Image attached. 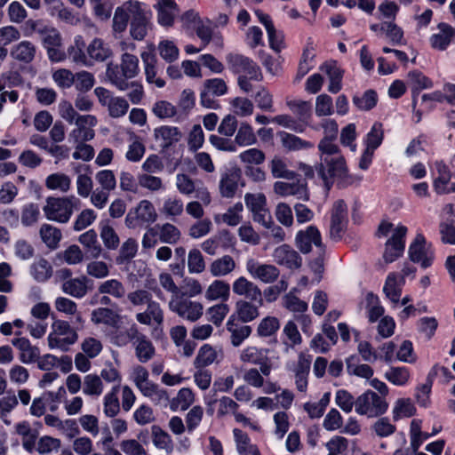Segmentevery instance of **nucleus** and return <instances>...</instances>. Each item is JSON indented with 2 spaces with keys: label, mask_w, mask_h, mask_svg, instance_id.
<instances>
[{
  "label": "nucleus",
  "mask_w": 455,
  "mask_h": 455,
  "mask_svg": "<svg viewBox=\"0 0 455 455\" xmlns=\"http://www.w3.org/2000/svg\"><path fill=\"white\" fill-rule=\"evenodd\" d=\"M334 140L323 138L318 144L321 163L315 166L318 177L329 190L334 180L342 186H349L360 179L349 174L346 160Z\"/></svg>",
  "instance_id": "f257e3e1"
},
{
  "label": "nucleus",
  "mask_w": 455,
  "mask_h": 455,
  "mask_svg": "<svg viewBox=\"0 0 455 455\" xmlns=\"http://www.w3.org/2000/svg\"><path fill=\"white\" fill-rule=\"evenodd\" d=\"M139 70V59L135 55L124 53L120 65H108L107 76L118 90L125 91L130 86L129 79L135 77Z\"/></svg>",
  "instance_id": "f03ea898"
},
{
  "label": "nucleus",
  "mask_w": 455,
  "mask_h": 455,
  "mask_svg": "<svg viewBox=\"0 0 455 455\" xmlns=\"http://www.w3.org/2000/svg\"><path fill=\"white\" fill-rule=\"evenodd\" d=\"M81 202L75 196L64 197L50 196L43 207L44 213L49 220L67 223L71 219L75 210L80 208Z\"/></svg>",
  "instance_id": "7ed1b4c3"
},
{
  "label": "nucleus",
  "mask_w": 455,
  "mask_h": 455,
  "mask_svg": "<svg viewBox=\"0 0 455 455\" xmlns=\"http://www.w3.org/2000/svg\"><path fill=\"white\" fill-rule=\"evenodd\" d=\"M77 339L76 331L68 322L57 320L52 324V331L49 333L47 340L51 349L67 352L76 342Z\"/></svg>",
  "instance_id": "20e7f679"
},
{
  "label": "nucleus",
  "mask_w": 455,
  "mask_h": 455,
  "mask_svg": "<svg viewBox=\"0 0 455 455\" xmlns=\"http://www.w3.org/2000/svg\"><path fill=\"white\" fill-rule=\"evenodd\" d=\"M388 403L374 391L366 390L357 396L355 412L367 418H377L387 412Z\"/></svg>",
  "instance_id": "39448f33"
},
{
  "label": "nucleus",
  "mask_w": 455,
  "mask_h": 455,
  "mask_svg": "<svg viewBox=\"0 0 455 455\" xmlns=\"http://www.w3.org/2000/svg\"><path fill=\"white\" fill-rule=\"evenodd\" d=\"M156 219L157 213L153 204L149 200L143 199L128 212L125 217V225L128 228L135 229L149 226Z\"/></svg>",
  "instance_id": "423d86ee"
},
{
  "label": "nucleus",
  "mask_w": 455,
  "mask_h": 455,
  "mask_svg": "<svg viewBox=\"0 0 455 455\" xmlns=\"http://www.w3.org/2000/svg\"><path fill=\"white\" fill-rule=\"evenodd\" d=\"M169 308L180 317L192 323L200 319L204 314L203 304L185 297L183 292L171 299Z\"/></svg>",
  "instance_id": "0eeeda50"
},
{
  "label": "nucleus",
  "mask_w": 455,
  "mask_h": 455,
  "mask_svg": "<svg viewBox=\"0 0 455 455\" xmlns=\"http://www.w3.org/2000/svg\"><path fill=\"white\" fill-rule=\"evenodd\" d=\"M409 257L423 268L431 267L435 260V250L422 233H418L409 246Z\"/></svg>",
  "instance_id": "6e6552de"
},
{
  "label": "nucleus",
  "mask_w": 455,
  "mask_h": 455,
  "mask_svg": "<svg viewBox=\"0 0 455 455\" xmlns=\"http://www.w3.org/2000/svg\"><path fill=\"white\" fill-rule=\"evenodd\" d=\"M42 37L43 46L46 49L49 59L52 62H60L65 60L66 52L62 48V38L60 32L52 27H42L38 29Z\"/></svg>",
  "instance_id": "1a4fd4ad"
},
{
  "label": "nucleus",
  "mask_w": 455,
  "mask_h": 455,
  "mask_svg": "<svg viewBox=\"0 0 455 455\" xmlns=\"http://www.w3.org/2000/svg\"><path fill=\"white\" fill-rule=\"evenodd\" d=\"M229 69L234 74L248 75L253 81H261L263 78L259 67L250 58L237 53H229L226 57Z\"/></svg>",
  "instance_id": "9d476101"
},
{
  "label": "nucleus",
  "mask_w": 455,
  "mask_h": 455,
  "mask_svg": "<svg viewBox=\"0 0 455 455\" xmlns=\"http://www.w3.org/2000/svg\"><path fill=\"white\" fill-rule=\"evenodd\" d=\"M430 168L435 191L439 195L455 193V182H451L450 167L443 160H436Z\"/></svg>",
  "instance_id": "9b49d317"
},
{
  "label": "nucleus",
  "mask_w": 455,
  "mask_h": 455,
  "mask_svg": "<svg viewBox=\"0 0 455 455\" xmlns=\"http://www.w3.org/2000/svg\"><path fill=\"white\" fill-rule=\"evenodd\" d=\"M244 202L246 207L251 212L255 222L263 227H268L272 223V216L267 208V199L263 194L247 193Z\"/></svg>",
  "instance_id": "f8f14e48"
},
{
  "label": "nucleus",
  "mask_w": 455,
  "mask_h": 455,
  "mask_svg": "<svg viewBox=\"0 0 455 455\" xmlns=\"http://www.w3.org/2000/svg\"><path fill=\"white\" fill-rule=\"evenodd\" d=\"M295 242L299 250L304 254L309 253L313 245L316 247L321 254L325 251V246L322 242L321 233L314 225H310L305 229L299 230L296 234Z\"/></svg>",
  "instance_id": "ddd939ff"
},
{
  "label": "nucleus",
  "mask_w": 455,
  "mask_h": 455,
  "mask_svg": "<svg viewBox=\"0 0 455 455\" xmlns=\"http://www.w3.org/2000/svg\"><path fill=\"white\" fill-rule=\"evenodd\" d=\"M241 362L252 365H258L263 375L268 377L272 371V364L267 355V350L257 347L243 348L239 356Z\"/></svg>",
  "instance_id": "4468645a"
},
{
  "label": "nucleus",
  "mask_w": 455,
  "mask_h": 455,
  "mask_svg": "<svg viewBox=\"0 0 455 455\" xmlns=\"http://www.w3.org/2000/svg\"><path fill=\"white\" fill-rule=\"evenodd\" d=\"M407 228L403 225L397 226L392 236L386 243V249L383 258L387 263L395 261L404 251L405 236Z\"/></svg>",
  "instance_id": "2eb2a0df"
},
{
  "label": "nucleus",
  "mask_w": 455,
  "mask_h": 455,
  "mask_svg": "<svg viewBox=\"0 0 455 455\" xmlns=\"http://www.w3.org/2000/svg\"><path fill=\"white\" fill-rule=\"evenodd\" d=\"M75 124L76 127L71 131L68 136L69 142H85L95 136L93 127L97 124V118L92 115L77 116Z\"/></svg>",
  "instance_id": "dca6fc26"
},
{
  "label": "nucleus",
  "mask_w": 455,
  "mask_h": 455,
  "mask_svg": "<svg viewBox=\"0 0 455 455\" xmlns=\"http://www.w3.org/2000/svg\"><path fill=\"white\" fill-rule=\"evenodd\" d=\"M347 224V207L343 200L334 203L331 214L330 236L338 241L341 239Z\"/></svg>",
  "instance_id": "f3484780"
},
{
  "label": "nucleus",
  "mask_w": 455,
  "mask_h": 455,
  "mask_svg": "<svg viewBox=\"0 0 455 455\" xmlns=\"http://www.w3.org/2000/svg\"><path fill=\"white\" fill-rule=\"evenodd\" d=\"M274 260L280 266L288 269H298L302 265V258L291 246L282 244L276 247L273 252Z\"/></svg>",
  "instance_id": "a211bd4d"
},
{
  "label": "nucleus",
  "mask_w": 455,
  "mask_h": 455,
  "mask_svg": "<svg viewBox=\"0 0 455 455\" xmlns=\"http://www.w3.org/2000/svg\"><path fill=\"white\" fill-rule=\"evenodd\" d=\"M246 269L253 278L266 283L275 282L280 275V271L275 266L259 263L254 259L247 261Z\"/></svg>",
  "instance_id": "6ab92c4d"
},
{
  "label": "nucleus",
  "mask_w": 455,
  "mask_h": 455,
  "mask_svg": "<svg viewBox=\"0 0 455 455\" xmlns=\"http://www.w3.org/2000/svg\"><path fill=\"white\" fill-rule=\"evenodd\" d=\"M241 179L242 173L239 169L235 167L226 169L220 176V195L226 198H233L237 192Z\"/></svg>",
  "instance_id": "aec40b11"
},
{
  "label": "nucleus",
  "mask_w": 455,
  "mask_h": 455,
  "mask_svg": "<svg viewBox=\"0 0 455 455\" xmlns=\"http://www.w3.org/2000/svg\"><path fill=\"white\" fill-rule=\"evenodd\" d=\"M232 289L234 293L243 296L251 302H256L259 306H262L263 299L260 289L245 277L240 276L237 278L233 283Z\"/></svg>",
  "instance_id": "412c9836"
},
{
  "label": "nucleus",
  "mask_w": 455,
  "mask_h": 455,
  "mask_svg": "<svg viewBox=\"0 0 455 455\" xmlns=\"http://www.w3.org/2000/svg\"><path fill=\"white\" fill-rule=\"evenodd\" d=\"M438 32L433 34L430 38V45L433 49L445 51L455 37V28L445 22L437 25Z\"/></svg>",
  "instance_id": "4be33fe9"
},
{
  "label": "nucleus",
  "mask_w": 455,
  "mask_h": 455,
  "mask_svg": "<svg viewBox=\"0 0 455 455\" xmlns=\"http://www.w3.org/2000/svg\"><path fill=\"white\" fill-rule=\"evenodd\" d=\"M140 4L138 1H128L116 8L113 18V28L116 32L125 30L129 20H132L135 14V7H139Z\"/></svg>",
  "instance_id": "5701e85b"
},
{
  "label": "nucleus",
  "mask_w": 455,
  "mask_h": 455,
  "mask_svg": "<svg viewBox=\"0 0 455 455\" xmlns=\"http://www.w3.org/2000/svg\"><path fill=\"white\" fill-rule=\"evenodd\" d=\"M154 7L157 11L159 24L163 27H172L179 12L176 2L174 0H156Z\"/></svg>",
  "instance_id": "b1692460"
},
{
  "label": "nucleus",
  "mask_w": 455,
  "mask_h": 455,
  "mask_svg": "<svg viewBox=\"0 0 455 455\" xmlns=\"http://www.w3.org/2000/svg\"><path fill=\"white\" fill-rule=\"evenodd\" d=\"M12 344L19 350V360L25 364L36 363L40 355L36 346H33L30 340L24 337L14 338Z\"/></svg>",
  "instance_id": "393cba45"
},
{
  "label": "nucleus",
  "mask_w": 455,
  "mask_h": 455,
  "mask_svg": "<svg viewBox=\"0 0 455 455\" xmlns=\"http://www.w3.org/2000/svg\"><path fill=\"white\" fill-rule=\"evenodd\" d=\"M320 70L328 76V91L334 94L338 93L342 89L344 70L335 61L324 62L321 65Z\"/></svg>",
  "instance_id": "a878e982"
},
{
  "label": "nucleus",
  "mask_w": 455,
  "mask_h": 455,
  "mask_svg": "<svg viewBox=\"0 0 455 455\" xmlns=\"http://www.w3.org/2000/svg\"><path fill=\"white\" fill-rule=\"evenodd\" d=\"M141 59L145 66V76L148 84L155 85L156 88H163L165 86V80L158 76L156 68V60L154 54L143 52Z\"/></svg>",
  "instance_id": "bb28decb"
},
{
  "label": "nucleus",
  "mask_w": 455,
  "mask_h": 455,
  "mask_svg": "<svg viewBox=\"0 0 455 455\" xmlns=\"http://www.w3.org/2000/svg\"><path fill=\"white\" fill-rule=\"evenodd\" d=\"M148 27V18L140 4L139 7H135V14L131 21L132 36L136 40H143L147 36Z\"/></svg>",
  "instance_id": "cd10ccee"
},
{
  "label": "nucleus",
  "mask_w": 455,
  "mask_h": 455,
  "mask_svg": "<svg viewBox=\"0 0 455 455\" xmlns=\"http://www.w3.org/2000/svg\"><path fill=\"white\" fill-rule=\"evenodd\" d=\"M136 320L145 325H151L153 323L161 325L164 323V311L159 303L152 299L147 304L144 312L136 315Z\"/></svg>",
  "instance_id": "c85d7f7f"
},
{
  "label": "nucleus",
  "mask_w": 455,
  "mask_h": 455,
  "mask_svg": "<svg viewBox=\"0 0 455 455\" xmlns=\"http://www.w3.org/2000/svg\"><path fill=\"white\" fill-rule=\"evenodd\" d=\"M155 138L161 141V147L167 149L180 141L181 132L178 127L170 125H162L155 129Z\"/></svg>",
  "instance_id": "c756f323"
},
{
  "label": "nucleus",
  "mask_w": 455,
  "mask_h": 455,
  "mask_svg": "<svg viewBox=\"0 0 455 455\" xmlns=\"http://www.w3.org/2000/svg\"><path fill=\"white\" fill-rule=\"evenodd\" d=\"M233 435L238 455H261L258 445L251 443L247 433L239 428H235Z\"/></svg>",
  "instance_id": "7c9ffc66"
},
{
  "label": "nucleus",
  "mask_w": 455,
  "mask_h": 455,
  "mask_svg": "<svg viewBox=\"0 0 455 455\" xmlns=\"http://www.w3.org/2000/svg\"><path fill=\"white\" fill-rule=\"evenodd\" d=\"M68 56L76 64L90 67L87 46L82 36H75L74 44L68 48Z\"/></svg>",
  "instance_id": "2f4dec72"
},
{
  "label": "nucleus",
  "mask_w": 455,
  "mask_h": 455,
  "mask_svg": "<svg viewBox=\"0 0 455 455\" xmlns=\"http://www.w3.org/2000/svg\"><path fill=\"white\" fill-rule=\"evenodd\" d=\"M88 57L90 58V67L95 62H103L108 60L111 54V49L100 38H94L87 45Z\"/></svg>",
  "instance_id": "473e14b6"
},
{
  "label": "nucleus",
  "mask_w": 455,
  "mask_h": 455,
  "mask_svg": "<svg viewBox=\"0 0 455 455\" xmlns=\"http://www.w3.org/2000/svg\"><path fill=\"white\" fill-rule=\"evenodd\" d=\"M274 191L282 196H295L298 198L308 199L307 187L301 182L276 181L274 185Z\"/></svg>",
  "instance_id": "72a5a7b5"
},
{
  "label": "nucleus",
  "mask_w": 455,
  "mask_h": 455,
  "mask_svg": "<svg viewBox=\"0 0 455 455\" xmlns=\"http://www.w3.org/2000/svg\"><path fill=\"white\" fill-rule=\"evenodd\" d=\"M135 354L140 363H148L156 354V349L151 340L143 333L140 332L133 343Z\"/></svg>",
  "instance_id": "f704fd0d"
},
{
  "label": "nucleus",
  "mask_w": 455,
  "mask_h": 455,
  "mask_svg": "<svg viewBox=\"0 0 455 455\" xmlns=\"http://www.w3.org/2000/svg\"><path fill=\"white\" fill-rule=\"evenodd\" d=\"M230 295V286L223 280H214L207 288L204 297L208 301L220 300L225 303Z\"/></svg>",
  "instance_id": "c9c22d12"
},
{
  "label": "nucleus",
  "mask_w": 455,
  "mask_h": 455,
  "mask_svg": "<svg viewBox=\"0 0 455 455\" xmlns=\"http://www.w3.org/2000/svg\"><path fill=\"white\" fill-rule=\"evenodd\" d=\"M88 282L89 280L86 276L69 278L63 282L61 289L66 294L81 299L84 297L88 291Z\"/></svg>",
  "instance_id": "e433bc0d"
},
{
  "label": "nucleus",
  "mask_w": 455,
  "mask_h": 455,
  "mask_svg": "<svg viewBox=\"0 0 455 455\" xmlns=\"http://www.w3.org/2000/svg\"><path fill=\"white\" fill-rule=\"evenodd\" d=\"M91 320L95 324H104L111 328H117L120 323V316L110 308L98 307L92 312Z\"/></svg>",
  "instance_id": "4c0bfd02"
},
{
  "label": "nucleus",
  "mask_w": 455,
  "mask_h": 455,
  "mask_svg": "<svg viewBox=\"0 0 455 455\" xmlns=\"http://www.w3.org/2000/svg\"><path fill=\"white\" fill-rule=\"evenodd\" d=\"M36 52V48L30 41H21L15 44L11 50V56L20 61L28 64L33 61Z\"/></svg>",
  "instance_id": "58836bf2"
},
{
  "label": "nucleus",
  "mask_w": 455,
  "mask_h": 455,
  "mask_svg": "<svg viewBox=\"0 0 455 455\" xmlns=\"http://www.w3.org/2000/svg\"><path fill=\"white\" fill-rule=\"evenodd\" d=\"M403 278L395 273H390L386 280L383 291L393 303H398L402 294Z\"/></svg>",
  "instance_id": "ea45409f"
},
{
  "label": "nucleus",
  "mask_w": 455,
  "mask_h": 455,
  "mask_svg": "<svg viewBox=\"0 0 455 455\" xmlns=\"http://www.w3.org/2000/svg\"><path fill=\"white\" fill-rule=\"evenodd\" d=\"M227 330L231 333V343L235 347L240 346L251 332L250 326L239 325L234 315L228 320Z\"/></svg>",
  "instance_id": "a19ab883"
},
{
  "label": "nucleus",
  "mask_w": 455,
  "mask_h": 455,
  "mask_svg": "<svg viewBox=\"0 0 455 455\" xmlns=\"http://www.w3.org/2000/svg\"><path fill=\"white\" fill-rule=\"evenodd\" d=\"M286 104L297 118L307 127L312 116V104L299 100H288Z\"/></svg>",
  "instance_id": "79ce46f5"
},
{
  "label": "nucleus",
  "mask_w": 455,
  "mask_h": 455,
  "mask_svg": "<svg viewBox=\"0 0 455 455\" xmlns=\"http://www.w3.org/2000/svg\"><path fill=\"white\" fill-rule=\"evenodd\" d=\"M235 268V262L230 255L216 259L210 265V272L215 277L225 276Z\"/></svg>",
  "instance_id": "37998d69"
},
{
  "label": "nucleus",
  "mask_w": 455,
  "mask_h": 455,
  "mask_svg": "<svg viewBox=\"0 0 455 455\" xmlns=\"http://www.w3.org/2000/svg\"><path fill=\"white\" fill-rule=\"evenodd\" d=\"M18 403L15 392L12 389L7 390L5 395L0 398V419L5 425H10L12 423L9 416L13 409L18 405Z\"/></svg>",
  "instance_id": "c03bdc74"
},
{
  "label": "nucleus",
  "mask_w": 455,
  "mask_h": 455,
  "mask_svg": "<svg viewBox=\"0 0 455 455\" xmlns=\"http://www.w3.org/2000/svg\"><path fill=\"white\" fill-rule=\"evenodd\" d=\"M195 401V394L190 388H181L177 395L170 401V409L172 411H186Z\"/></svg>",
  "instance_id": "a18cd8bd"
},
{
  "label": "nucleus",
  "mask_w": 455,
  "mask_h": 455,
  "mask_svg": "<svg viewBox=\"0 0 455 455\" xmlns=\"http://www.w3.org/2000/svg\"><path fill=\"white\" fill-rule=\"evenodd\" d=\"M367 309V316L371 323H375L384 314V307L380 305L379 297L373 292H367L363 302Z\"/></svg>",
  "instance_id": "49530a36"
},
{
  "label": "nucleus",
  "mask_w": 455,
  "mask_h": 455,
  "mask_svg": "<svg viewBox=\"0 0 455 455\" xmlns=\"http://www.w3.org/2000/svg\"><path fill=\"white\" fill-rule=\"evenodd\" d=\"M120 388V385H115L104 396V413L107 417L113 418L116 416L120 411V403L118 400Z\"/></svg>",
  "instance_id": "de8ad7c7"
},
{
  "label": "nucleus",
  "mask_w": 455,
  "mask_h": 455,
  "mask_svg": "<svg viewBox=\"0 0 455 455\" xmlns=\"http://www.w3.org/2000/svg\"><path fill=\"white\" fill-rule=\"evenodd\" d=\"M385 378L395 386L403 387L407 385L411 372L406 366H392L385 372Z\"/></svg>",
  "instance_id": "09e8293b"
},
{
  "label": "nucleus",
  "mask_w": 455,
  "mask_h": 455,
  "mask_svg": "<svg viewBox=\"0 0 455 455\" xmlns=\"http://www.w3.org/2000/svg\"><path fill=\"white\" fill-rule=\"evenodd\" d=\"M45 187L50 190L67 193L71 188V179L62 172L52 173L45 180Z\"/></svg>",
  "instance_id": "8fccbe9b"
},
{
  "label": "nucleus",
  "mask_w": 455,
  "mask_h": 455,
  "mask_svg": "<svg viewBox=\"0 0 455 455\" xmlns=\"http://www.w3.org/2000/svg\"><path fill=\"white\" fill-rule=\"evenodd\" d=\"M40 235L46 246L52 250L58 248L62 237L61 231L50 224L42 225Z\"/></svg>",
  "instance_id": "3c124183"
},
{
  "label": "nucleus",
  "mask_w": 455,
  "mask_h": 455,
  "mask_svg": "<svg viewBox=\"0 0 455 455\" xmlns=\"http://www.w3.org/2000/svg\"><path fill=\"white\" fill-rule=\"evenodd\" d=\"M103 390V382L99 375L91 373L84 378L83 393L85 395L99 397Z\"/></svg>",
  "instance_id": "603ef678"
},
{
  "label": "nucleus",
  "mask_w": 455,
  "mask_h": 455,
  "mask_svg": "<svg viewBox=\"0 0 455 455\" xmlns=\"http://www.w3.org/2000/svg\"><path fill=\"white\" fill-rule=\"evenodd\" d=\"M409 77L413 84L412 103L415 106L417 105V97L419 94V92L423 89L431 88L433 86V82L421 72L416 70L410 72Z\"/></svg>",
  "instance_id": "864d4df0"
},
{
  "label": "nucleus",
  "mask_w": 455,
  "mask_h": 455,
  "mask_svg": "<svg viewBox=\"0 0 455 455\" xmlns=\"http://www.w3.org/2000/svg\"><path fill=\"white\" fill-rule=\"evenodd\" d=\"M79 242L93 258L100 256L101 246L98 242V235L94 229H90L79 236Z\"/></svg>",
  "instance_id": "5fc2aeb1"
},
{
  "label": "nucleus",
  "mask_w": 455,
  "mask_h": 455,
  "mask_svg": "<svg viewBox=\"0 0 455 455\" xmlns=\"http://www.w3.org/2000/svg\"><path fill=\"white\" fill-rule=\"evenodd\" d=\"M234 141L236 147H247L255 144L257 137L251 125L247 123H242L237 129Z\"/></svg>",
  "instance_id": "6e6d98bb"
},
{
  "label": "nucleus",
  "mask_w": 455,
  "mask_h": 455,
  "mask_svg": "<svg viewBox=\"0 0 455 455\" xmlns=\"http://www.w3.org/2000/svg\"><path fill=\"white\" fill-rule=\"evenodd\" d=\"M416 413V407L409 398L398 399L393 408V419L398 421L402 418H410Z\"/></svg>",
  "instance_id": "4d7b16f0"
},
{
  "label": "nucleus",
  "mask_w": 455,
  "mask_h": 455,
  "mask_svg": "<svg viewBox=\"0 0 455 455\" xmlns=\"http://www.w3.org/2000/svg\"><path fill=\"white\" fill-rule=\"evenodd\" d=\"M383 139V125L381 123L376 122L364 139L365 148L371 151H375L382 144Z\"/></svg>",
  "instance_id": "13d9d810"
},
{
  "label": "nucleus",
  "mask_w": 455,
  "mask_h": 455,
  "mask_svg": "<svg viewBox=\"0 0 455 455\" xmlns=\"http://www.w3.org/2000/svg\"><path fill=\"white\" fill-rule=\"evenodd\" d=\"M183 202L177 196L167 197L163 204L161 212L168 219L174 220L183 212Z\"/></svg>",
  "instance_id": "bf43d9fd"
},
{
  "label": "nucleus",
  "mask_w": 455,
  "mask_h": 455,
  "mask_svg": "<svg viewBox=\"0 0 455 455\" xmlns=\"http://www.w3.org/2000/svg\"><path fill=\"white\" fill-rule=\"evenodd\" d=\"M159 239L164 243L175 244L180 239L181 233L180 229L171 223L156 225Z\"/></svg>",
  "instance_id": "052dcab7"
},
{
  "label": "nucleus",
  "mask_w": 455,
  "mask_h": 455,
  "mask_svg": "<svg viewBox=\"0 0 455 455\" xmlns=\"http://www.w3.org/2000/svg\"><path fill=\"white\" fill-rule=\"evenodd\" d=\"M347 371L349 375H355L363 379H371L373 375V369L368 364L358 363V359L350 356L347 359Z\"/></svg>",
  "instance_id": "680f3d73"
},
{
  "label": "nucleus",
  "mask_w": 455,
  "mask_h": 455,
  "mask_svg": "<svg viewBox=\"0 0 455 455\" xmlns=\"http://www.w3.org/2000/svg\"><path fill=\"white\" fill-rule=\"evenodd\" d=\"M353 103L358 109L369 111L376 107L378 103V94L374 90H367L361 96H354Z\"/></svg>",
  "instance_id": "e2e57ef3"
},
{
  "label": "nucleus",
  "mask_w": 455,
  "mask_h": 455,
  "mask_svg": "<svg viewBox=\"0 0 455 455\" xmlns=\"http://www.w3.org/2000/svg\"><path fill=\"white\" fill-rule=\"evenodd\" d=\"M283 335L285 338L283 339V343L285 346V352H289L290 348H293L302 341V338L297 325L291 321L288 322L284 326Z\"/></svg>",
  "instance_id": "0e129e2a"
},
{
  "label": "nucleus",
  "mask_w": 455,
  "mask_h": 455,
  "mask_svg": "<svg viewBox=\"0 0 455 455\" xmlns=\"http://www.w3.org/2000/svg\"><path fill=\"white\" fill-rule=\"evenodd\" d=\"M272 122L298 133H302L307 129L304 123L300 122L298 118L286 114L275 116L273 117Z\"/></svg>",
  "instance_id": "69168bd1"
},
{
  "label": "nucleus",
  "mask_w": 455,
  "mask_h": 455,
  "mask_svg": "<svg viewBox=\"0 0 455 455\" xmlns=\"http://www.w3.org/2000/svg\"><path fill=\"white\" fill-rule=\"evenodd\" d=\"M139 244L134 238H128L119 250V254L116 259L118 265L125 264L136 256Z\"/></svg>",
  "instance_id": "338daca9"
},
{
  "label": "nucleus",
  "mask_w": 455,
  "mask_h": 455,
  "mask_svg": "<svg viewBox=\"0 0 455 455\" xmlns=\"http://www.w3.org/2000/svg\"><path fill=\"white\" fill-rule=\"evenodd\" d=\"M217 358L216 350L209 344H204L199 349L195 360L196 368H204L211 365Z\"/></svg>",
  "instance_id": "774afa93"
}]
</instances>
